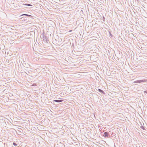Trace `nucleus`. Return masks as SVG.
I'll list each match as a JSON object with an SVG mask.
<instances>
[{"mask_svg": "<svg viewBox=\"0 0 147 147\" xmlns=\"http://www.w3.org/2000/svg\"><path fill=\"white\" fill-rule=\"evenodd\" d=\"M147 82V80L144 79L142 80H137L134 82V83H140L141 82Z\"/></svg>", "mask_w": 147, "mask_h": 147, "instance_id": "nucleus-1", "label": "nucleus"}, {"mask_svg": "<svg viewBox=\"0 0 147 147\" xmlns=\"http://www.w3.org/2000/svg\"><path fill=\"white\" fill-rule=\"evenodd\" d=\"M42 38L43 39V40L44 41V42L48 43V40L47 39V36L43 35V36Z\"/></svg>", "mask_w": 147, "mask_h": 147, "instance_id": "nucleus-2", "label": "nucleus"}, {"mask_svg": "<svg viewBox=\"0 0 147 147\" xmlns=\"http://www.w3.org/2000/svg\"><path fill=\"white\" fill-rule=\"evenodd\" d=\"M109 133L107 132H105L104 133L103 136L105 137H108L109 136Z\"/></svg>", "mask_w": 147, "mask_h": 147, "instance_id": "nucleus-3", "label": "nucleus"}, {"mask_svg": "<svg viewBox=\"0 0 147 147\" xmlns=\"http://www.w3.org/2000/svg\"><path fill=\"white\" fill-rule=\"evenodd\" d=\"M63 100H54V101L57 102H62L63 101Z\"/></svg>", "mask_w": 147, "mask_h": 147, "instance_id": "nucleus-4", "label": "nucleus"}, {"mask_svg": "<svg viewBox=\"0 0 147 147\" xmlns=\"http://www.w3.org/2000/svg\"><path fill=\"white\" fill-rule=\"evenodd\" d=\"M98 90L100 92L102 93L103 94H105L104 92L102 90L100 89H98Z\"/></svg>", "mask_w": 147, "mask_h": 147, "instance_id": "nucleus-5", "label": "nucleus"}, {"mask_svg": "<svg viewBox=\"0 0 147 147\" xmlns=\"http://www.w3.org/2000/svg\"><path fill=\"white\" fill-rule=\"evenodd\" d=\"M25 5L29 6H32V5L31 4H25Z\"/></svg>", "mask_w": 147, "mask_h": 147, "instance_id": "nucleus-6", "label": "nucleus"}, {"mask_svg": "<svg viewBox=\"0 0 147 147\" xmlns=\"http://www.w3.org/2000/svg\"><path fill=\"white\" fill-rule=\"evenodd\" d=\"M13 144L15 146H16L17 145V144H16V143H14V142L13 143Z\"/></svg>", "mask_w": 147, "mask_h": 147, "instance_id": "nucleus-7", "label": "nucleus"}, {"mask_svg": "<svg viewBox=\"0 0 147 147\" xmlns=\"http://www.w3.org/2000/svg\"><path fill=\"white\" fill-rule=\"evenodd\" d=\"M28 15L27 14H23V15H22L21 16H28Z\"/></svg>", "mask_w": 147, "mask_h": 147, "instance_id": "nucleus-8", "label": "nucleus"}, {"mask_svg": "<svg viewBox=\"0 0 147 147\" xmlns=\"http://www.w3.org/2000/svg\"><path fill=\"white\" fill-rule=\"evenodd\" d=\"M28 16H29L30 18H32V16L30 15H28Z\"/></svg>", "mask_w": 147, "mask_h": 147, "instance_id": "nucleus-9", "label": "nucleus"}, {"mask_svg": "<svg viewBox=\"0 0 147 147\" xmlns=\"http://www.w3.org/2000/svg\"><path fill=\"white\" fill-rule=\"evenodd\" d=\"M141 128H142V129H144H144H145V128H144V127L143 126H142V127Z\"/></svg>", "mask_w": 147, "mask_h": 147, "instance_id": "nucleus-10", "label": "nucleus"}, {"mask_svg": "<svg viewBox=\"0 0 147 147\" xmlns=\"http://www.w3.org/2000/svg\"><path fill=\"white\" fill-rule=\"evenodd\" d=\"M144 93H147L146 91H144Z\"/></svg>", "mask_w": 147, "mask_h": 147, "instance_id": "nucleus-11", "label": "nucleus"}, {"mask_svg": "<svg viewBox=\"0 0 147 147\" xmlns=\"http://www.w3.org/2000/svg\"><path fill=\"white\" fill-rule=\"evenodd\" d=\"M103 19H104V20L105 19V17H103Z\"/></svg>", "mask_w": 147, "mask_h": 147, "instance_id": "nucleus-12", "label": "nucleus"}, {"mask_svg": "<svg viewBox=\"0 0 147 147\" xmlns=\"http://www.w3.org/2000/svg\"><path fill=\"white\" fill-rule=\"evenodd\" d=\"M72 31V30H70V31H69V32H71Z\"/></svg>", "mask_w": 147, "mask_h": 147, "instance_id": "nucleus-13", "label": "nucleus"}]
</instances>
